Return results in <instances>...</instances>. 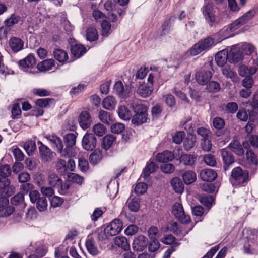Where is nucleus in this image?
I'll return each mask as SVG.
<instances>
[{
    "label": "nucleus",
    "instance_id": "nucleus-1",
    "mask_svg": "<svg viewBox=\"0 0 258 258\" xmlns=\"http://www.w3.org/2000/svg\"><path fill=\"white\" fill-rule=\"evenodd\" d=\"M230 180L233 185L244 186L249 181L248 173L240 167H235L232 171Z\"/></svg>",
    "mask_w": 258,
    "mask_h": 258
},
{
    "label": "nucleus",
    "instance_id": "nucleus-2",
    "mask_svg": "<svg viewBox=\"0 0 258 258\" xmlns=\"http://www.w3.org/2000/svg\"><path fill=\"white\" fill-rule=\"evenodd\" d=\"M215 45L214 39L207 37L196 43L190 49V53L192 56L197 55L204 51H207Z\"/></svg>",
    "mask_w": 258,
    "mask_h": 258
},
{
    "label": "nucleus",
    "instance_id": "nucleus-3",
    "mask_svg": "<svg viewBox=\"0 0 258 258\" xmlns=\"http://www.w3.org/2000/svg\"><path fill=\"white\" fill-rule=\"evenodd\" d=\"M122 226V223L119 219H114L105 228L102 232L105 236V238L103 236L101 237L102 233H100L99 234V238L101 240H104L105 238H108L118 234L121 231Z\"/></svg>",
    "mask_w": 258,
    "mask_h": 258
},
{
    "label": "nucleus",
    "instance_id": "nucleus-4",
    "mask_svg": "<svg viewBox=\"0 0 258 258\" xmlns=\"http://www.w3.org/2000/svg\"><path fill=\"white\" fill-rule=\"evenodd\" d=\"M133 108L137 113L132 118V123L138 125L145 122L147 119L146 107L143 105H137L136 107L133 106Z\"/></svg>",
    "mask_w": 258,
    "mask_h": 258
},
{
    "label": "nucleus",
    "instance_id": "nucleus-5",
    "mask_svg": "<svg viewBox=\"0 0 258 258\" xmlns=\"http://www.w3.org/2000/svg\"><path fill=\"white\" fill-rule=\"evenodd\" d=\"M173 215L182 223H187L190 221L189 215H186L181 204L175 203L172 208Z\"/></svg>",
    "mask_w": 258,
    "mask_h": 258
},
{
    "label": "nucleus",
    "instance_id": "nucleus-6",
    "mask_svg": "<svg viewBox=\"0 0 258 258\" xmlns=\"http://www.w3.org/2000/svg\"><path fill=\"white\" fill-rule=\"evenodd\" d=\"M15 191V188L10 185V181L6 178H0V196L4 197L12 196Z\"/></svg>",
    "mask_w": 258,
    "mask_h": 258
},
{
    "label": "nucleus",
    "instance_id": "nucleus-7",
    "mask_svg": "<svg viewBox=\"0 0 258 258\" xmlns=\"http://www.w3.org/2000/svg\"><path fill=\"white\" fill-rule=\"evenodd\" d=\"M96 139L92 133H86L84 136L82 144L83 148L87 151H92L96 146Z\"/></svg>",
    "mask_w": 258,
    "mask_h": 258
},
{
    "label": "nucleus",
    "instance_id": "nucleus-8",
    "mask_svg": "<svg viewBox=\"0 0 258 258\" xmlns=\"http://www.w3.org/2000/svg\"><path fill=\"white\" fill-rule=\"evenodd\" d=\"M38 144L40 145L39 147V151L41 160L44 162H50L54 157L55 154L54 152L42 142H39Z\"/></svg>",
    "mask_w": 258,
    "mask_h": 258
},
{
    "label": "nucleus",
    "instance_id": "nucleus-9",
    "mask_svg": "<svg viewBox=\"0 0 258 258\" xmlns=\"http://www.w3.org/2000/svg\"><path fill=\"white\" fill-rule=\"evenodd\" d=\"M203 14L209 24L212 26L216 22L215 11L212 5L210 4H206L203 7Z\"/></svg>",
    "mask_w": 258,
    "mask_h": 258
},
{
    "label": "nucleus",
    "instance_id": "nucleus-10",
    "mask_svg": "<svg viewBox=\"0 0 258 258\" xmlns=\"http://www.w3.org/2000/svg\"><path fill=\"white\" fill-rule=\"evenodd\" d=\"M253 66L248 68L245 65H242L238 69L239 74L242 77H247L249 75H254L258 69V59L256 58L253 60Z\"/></svg>",
    "mask_w": 258,
    "mask_h": 258
},
{
    "label": "nucleus",
    "instance_id": "nucleus-11",
    "mask_svg": "<svg viewBox=\"0 0 258 258\" xmlns=\"http://www.w3.org/2000/svg\"><path fill=\"white\" fill-rule=\"evenodd\" d=\"M147 238L143 235H140L134 239L132 247L135 251H142L147 247Z\"/></svg>",
    "mask_w": 258,
    "mask_h": 258
},
{
    "label": "nucleus",
    "instance_id": "nucleus-12",
    "mask_svg": "<svg viewBox=\"0 0 258 258\" xmlns=\"http://www.w3.org/2000/svg\"><path fill=\"white\" fill-rule=\"evenodd\" d=\"M229 62L235 63L241 61L243 59L242 54L241 52L239 45L233 46L230 50L228 51Z\"/></svg>",
    "mask_w": 258,
    "mask_h": 258
},
{
    "label": "nucleus",
    "instance_id": "nucleus-13",
    "mask_svg": "<svg viewBox=\"0 0 258 258\" xmlns=\"http://www.w3.org/2000/svg\"><path fill=\"white\" fill-rule=\"evenodd\" d=\"M212 76L210 71L201 70L196 73L195 79L199 84L204 85L211 79Z\"/></svg>",
    "mask_w": 258,
    "mask_h": 258
},
{
    "label": "nucleus",
    "instance_id": "nucleus-14",
    "mask_svg": "<svg viewBox=\"0 0 258 258\" xmlns=\"http://www.w3.org/2000/svg\"><path fill=\"white\" fill-rule=\"evenodd\" d=\"M78 122L82 128L85 130L89 128L92 122L90 113L87 111H82L79 116Z\"/></svg>",
    "mask_w": 258,
    "mask_h": 258
},
{
    "label": "nucleus",
    "instance_id": "nucleus-15",
    "mask_svg": "<svg viewBox=\"0 0 258 258\" xmlns=\"http://www.w3.org/2000/svg\"><path fill=\"white\" fill-rule=\"evenodd\" d=\"M217 176V173L211 169H204L200 172L201 179L206 182H212L215 180Z\"/></svg>",
    "mask_w": 258,
    "mask_h": 258
},
{
    "label": "nucleus",
    "instance_id": "nucleus-16",
    "mask_svg": "<svg viewBox=\"0 0 258 258\" xmlns=\"http://www.w3.org/2000/svg\"><path fill=\"white\" fill-rule=\"evenodd\" d=\"M45 138L51 144L52 147L57 151L61 148L63 143L61 139L57 136L54 134L46 135Z\"/></svg>",
    "mask_w": 258,
    "mask_h": 258
},
{
    "label": "nucleus",
    "instance_id": "nucleus-17",
    "mask_svg": "<svg viewBox=\"0 0 258 258\" xmlns=\"http://www.w3.org/2000/svg\"><path fill=\"white\" fill-rule=\"evenodd\" d=\"M10 47L14 52H18L23 48L24 42L19 38L13 37L9 41Z\"/></svg>",
    "mask_w": 258,
    "mask_h": 258
},
{
    "label": "nucleus",
    "instance_id": "nucleus-18",
    "mask_svg": "<svg viewBox=\"0 0 258 258\" xmlns=\"http://www.w3.org/2000/svg\"><path fill=\"white\" fill-rule=\"evenodd\" d=\"M35 63V57L32 54H29L26 58L19 62L20 67L23 68L25 71H28L27 69L33 67Z\"/></svg>",
    "mask_w": 258,
    "mask_h": 258
},
{
    "label": "nucleus",
    "instance_id": "nucleus-19",
    "mask_svg": "<svg viewBox=\"0 0 258 258\" xmlns=\"http://www.w3.org/2000/svg\"><path fill=\"white\" fill-rule=\"evenodd\" d=\"M174 158L173 153L168 150L158 154L156 156V160L159 162L166 163L172 161Z\"/></svg>",
    "mask_w": 258,
    "mask_h": 258
},
{
    "label": "nucleus",
    "instance_id": "nucleus-20",
    "mask_svg": "<svg viewBox=\"0 0 258 258\" xmlns=\"http://www.w3.org/2000/svg\"><path fill=\"white\" fill-rule=\"evenodd\" d=\"M227 60L229 61L228 53L226 49L220 51L215 56V61L219 66H224Z\"/></svg>",
    "mask_w": 258,
    "mask_h": 258
},
{
    "label": "nucleus",
    "instance_id": "nucleus-21",
    "mask_svg": "<svg viewBox=\"0 0 258 258\" xmlns=\"http://www.w3.org/2000/svg\"><path fill=\"white\" fill-rule=\"evenodd\" d=\"M153 90L152 86L144 83L139 86L137 92L140 96L145 98L151 94Z\"/></svg>",
    "mask_w": 258,
    "mask_h": 258
},
{
    "label": "nucleus",
    "instance_id": "nucleus-22",
    "mask_svg": "<svg viewBox=\"0 0 258 258\" xmlns=\"http://www.w3.org/2000/svg\"><path fill=\"white\" fill-rule=\"evenodd\" d=\"M221 153L223 162L225 165V166H224V169L225 170H227L228 166L234 163V157L226 149H223L221 150Z\"/></svg>",
    "mask_w": 258,
    "mask_h": 258
},
{
    "label": "nucleus",
    "instance_id": "nucleus-23",
    "mask_svg": "<svg viewBox=\"0 0 258 258\" xmlns=\"http://www.w3.org/2000/svg\"><path fill=\"white\" fill-rule=\"evenodd\" d=\"M85 245L88 252L91 255L96 256L99 253V250L92 238L88 239L86 241Z\"/></svg>",
    "mask_w": 258,
    "mask_h": 258
},
{
    "label": "nucleus",
    "instance_id": "nucleus-24",
    "mask_svg": "<svg viewBox=\"0 0 258 258\" xmlns=\"http://www.w3.org/2000/svg\"><path fill=\"white\" fill-rule=\"evenodd\" d=\"M228 147L232 152L238 156H242L244 155V151L243 148L240 142L237 140H234L231 142Z\"/></svg>",
    "mask_w": 258,
    "mask_h": 258
},
{
    "label": "nucleus",
    "instance_id": "nucleus-25",
    "mask_svg": "<svg viewBox=\"0 0 258 258\" xmlns=\"http://www.w3.org/2000/svg\"><path fill=\"white\" fill-rule=\"evenodd\" d=\"M157 168V165L153 162L148 163L143 170L141 178H143L144 180L146 181L150 174L154 172Z\"/></svg>",
    "mask_w": 258,
    "mask_h": 258
},
{
    "label": "nucleus",
    "instance_id": "nucleus-26",
    "mask_svg": "<svg viewBox=\"0 0 258 258\" xmlns=\"http://www.w3.org/2000/svg\"><path fill=\"white\" fill-rule=\"evenodd\" d=\"M116 104V100L115 98L112 96L105 98L102 102L103 107L108 110H114Z\"/></svg>",
    "mask_w": 258,
    "mask_h": 258
},
{
    "label": "nucleus",
    "instance_id": "nucleus-27",
    "mask_svg": "<svg viewBox=\"0 0 258 258\" xmlns=\"http://www.w3.org/2000/svg\"><path fill=\"white\" fill-rule=\"evenodd\" d=\"M63 145L62 146L61 149L57 151L60 154V156L64 158H70L75 155V151L74 147L66 145L64 149Z\"/></svg>",
    "mask_w": 258,
    "mask_h": 258
},
{
    "label": "nucleus",
    "instance_id": "nucleus-28",
    "mask_svg": "<svg viewBox=\"0 0 258 258\" xmlns=\"http://www.w3.org/2000/svg\"><path fill=\"white\" fill-rule=\"evenodd\" d=\"M49 184L54 188H58L61 185L62 180L54 173H49L48 178Z\"/></svg>",
    "mask_w": 258,
    "mask_h": 258
},
{
    "label": "nucleus",
    "instance_id": "nucleus-29",
    "mask_svg": "<svg viewBox=\"0 0 258 258\" xmlns=\"http://www.w3.org/2000/svg\"><path fill=\"white\" fill-rule=\"evenodd\" d=\"M114 244L126 251L130 249V244L123 236H117L114 239Z\"/></svg>",
    "mask_w": 258,
    "mask_h": 258
},
{
    "label": "nucleus",
    "instance_id": "nucleus-30",
    "mask_svg": "<svg viewBox=\"0 0 258 258\" xmlns=\"http://www.w3.org/2000/svg\"><path fill=\"white\" fill-rule=\"evenodd\" d=\"M117 113L119 118L124 120H129L132 117L131 111L124 105L119 107Z\"/></svg>",
    "mask_w": 258,
    "mask_h": 258
},
{
    "label": "nucleus",
    "instance_id": "nucleus-31",
    "mask_svg": "<svg viewBox=\"0 0 258 258\" xmlns=\"http://www.w3.org/2000/svg\"><path fill=\"white\" fill-rule=\"evenodd\" d=\"M182 179L186 184L189 185L196 180V174L191 171H186L182 174Z\"/></svg>",
    "mask_w": 258,
    "mask_h": 258
},
{
    "label": "nucleus",
    "instance_id": "nucleus-32",
    "mask_svg": "<svg viewBox=\"0 0 258 258\" xmlns=\"http://www.w3.org/2000/svg\"><path fill=\"white\" fill-rule=\"evenodd\" d=\"M171 184L176 192L181 194L183 192L184 185L180 178L177 177L173 178L171 181Z\"/></svg>",
    "mask_w": 258,
    "mask_h": 258
},
{
    "label": "nucleus",
    "instance_id": "nucleus-33",
    "mask_svg": "<svg viewBox=\"0 0 258 258\" xmlns=\"http://www.w3.org/2000/svg\"><path fill=\"white\" fill-rule=\"evenodd\" d=\"M54 65V60L52 59L44 60L37 65L38 69L40 71H46L52 69Z\"/></svg>",
    "mask_w": 258,
    "mask_h": 258
},
{
    "label": "nucleus",
    "instance_id": "nucleus-34",
    "mask_svg": "<svg viewBox=\"0 0 258 258\" xmlns=\"http://www.w3.org/2000/svg\"><path fill=\"white\" fill-rule=\"evenodd\" d=\"M197 156L194 155L185 154L180 158V162L186 165L192 166L195 164Z\"/></svg>",
    "mask_w": 258,
    "mask_h": 258
},
{
    "label": "nucleus",
    "instance_id": "nucleus-35",
    "mask_svg": "<svg viewBox=\"0 0 258 258\" xmlns=\"http://www.w3.org/2000/svg\"><path fill=\"white\" fill-rule=\"evenodd\" d=\"M86 51V48L81 45L76 44L72 46L71 52L72 54L76 58L81 57Z\"/></svg>",
    "mask_w": 258,
    "mask_h": 258
},
{
    "label": "nucleus",
    "instance_id": "nucleus-36",
    "mask_svg": "<svg viewBox=\"0 0 258 258\" xmlns=\"http://www.w3.org/2000/svg\"><path fill=\"white\" fill-rule=\"evenodd\" d=\"M54 58L60 62H64L68 59L67 53L63 50L56 49L53 52Z\"/></svg>",
    "mask_w": 258,
    "mask_h": 258
},
{
    "label": "nucleus",
    "instance_id": "nucleus-37",
    "mask_svg": "<svg viewBox=\"0 0 258 258\" xmlns=\"http://www.w3.org/2000/svg\"><path fill=\"white\" fill-rule=\"evenodd\" d=\"M196 142V137L193 135L188 136L183 143V146L184 149L186 151H189L195 146Z\"/></svg>",
    "mask_w": 258,
    "mask_h": 258
},
{
    "label": "nucleus",
    "instance_id": "nucleus-38",
    "mask_svg": "<svg viewBox=\"0 0 258 258\" xmlns=\"http://www.w3.org/2000/svg\"><path fill=\"white\" fill-rule=\"evenodd\" d=\"M102 156L100 150H95L89 156V161L93 165L97 164L102 159Z\"/></svg>",
    "mask_w": 258,
    "mask_h": 258
},
{
    "label": "nucleus",
    "instance_id": "nucleus-39",
    "mask_svg": "<svg viewBox=\"0 0 258 258\" xmlns=\"http://www.w3.org/2000/svg\"><path fill=\"white\" fill-rule=\"evenodd\" d=\"M20 20V17L16 14L11 15V17L6 19L4 23L7 27H11L13 25L18 23Z\"/></svg>",
    "mask_w": 258,
    "mask_h": 258
},
{
    "label": "nucleus",
    "instance_id": "nucleus-40",
    "mask_svg": "<svg viewBox=\"0 0 258 258\" xmlns=\"http://www.w3.org/2000/svg\"><path fill=\"white\" fill-rule=\"evenodd\" d=\"M115 137L112 135L105 136L103 139L102 145L105 150H108L113 144Z\"/></svg>",
    "mask_w": 258,
    "mask_h": 258
},
{
    "label": "nucleus",
    "instance_id": "nucleus-41",
    "mask_svg": "<svg viewBox=\"0 0 258 258\" xmlns=\"http://www.w3.org/2000/svg\"><path fill=\"white\" fill-rule=\"evenodd\" d=\"M98 36L96 29L93 27H89L87 30L86 38L90 41H93L98 39Z\"/></svg>",
    "mask_w": 258,
    "mask_h": 258
},
{
    "label": "nucleus",
    "instance_id": "nucleus-42",
    "mask_svg": "<svg viewBox=\"0 0 258 258\" xmlns=\"http://www.w3.org/2000/svg\"><path fill=\"white\" fill-rule=\"evenodd\" d=\"M197 133L202 138V139H212V133L210 130L204 127L197 128Z\"/></svg>",
    "mask_w": 258,
    "mask_h": 258
},
{
    "label": "nucleus",
    "instance_id": "nucleus-43",
    "mask_svg": "<svg viewBox=\"0 0 258 258\" xmlns=\"http://www.w3.org/2000/svg\"><path fill=\"white\" fill-rule=\"evenodd\" d=\"M56 168L61 174H66L67 171L66 161L62 159H58L56 165Z\"/></svg>",
    "mask_w": 258,
    "mask_h": 258
},
{
    "label": "nucleus",
    "instance_id": "nucleus-44",
    "mask_svg": "<svg viewBox=\"0 0 258 258\" xmlns=\"http://www.w3.org/2000/svg\"><path fill=\"white\" fill-rule=\"evenodd\" d=\"M92 131L96 135L101 137L105 134L106 129L103 124L97 123L93 126Z\"/></svg>",
    "mask_w": 258,
    "mask_h": 258
},
{
    "label": "nucleus",
    "instance_id": "nucleus-45",
    "mask_svg": "<svg viewBox=\"0 0 258 258\" xmlns=\"http://www.w3.org/2000/svg\"><path fill=\"white\" fill-rule=\"evenodd\" d=\"M239 48L242 56L244 55H250L254 51V47L252 45L248 43H244L239 45Z\"/></svg>",
    "mask_w": 258,
    "mask_h": 258
},
{
    "label": "nucleus",
    "instance_id": "nucleus-46",
    "mask_svg": "<svg viewBox=\"0 0 258 258\" xmlns=\"http://www.w3.org/2000/svg\"><path fill=\"white\" fill-rule=\"evenodd\" d=\"M14 208L9 205L4 206L3 208H0V217L10 216L14 212Z\"/></svg>",
    "mask_w": 258,
    "mask_h": 258
},
{
    "label": "nucleus",
    "instance_id": "nucleus-47",
    "mask_svg": "<svg viewBox=\"0 0 258 258\" xmlns=\"http://www.w3.org/2000/svg\"><path fill=\"white\" fill-rule=\"evenodd\" d=\"M36 208L40 212H44L47 210L48 203L45 197H41L36 203Z\"/></svg>",
    "mask_w": 258,
    "mask_h": 258
},
{
    "label": "nucleus",
    "instance_id": "nucleus-48",
    "mask_svg": "<svg viewBox=\"0 0 258 258\" xmlns=\"http://www.w3.org/2000/svg\"><path fill=\"white\" fill-rule=\"evenodd\" d=\"M24 148L27 154L29 156H31L36 150V147L35 143L33 141H28L24 144Z\"/></svg>",
    "mask_w": 258,
    "mask_h": 258
},
{
    "label": "nucleus",
    "instance_id": "nucleus-49",
    "mask_svg": "<svg viewBox=\"0 0 258 258\" xmlns=\"http://www.w3.org/2000/svg\"><path fill=\"white\" fill-rule=\"evenodd\" d=\"M128 207L129 209L133 212H137L140 208L139 199L134 198L128 200Z\"/></svg>",
    "mask_w": 258,
    "mask_h": 258
},
{
    "label": "nucleus",
    "instance_id": "nucleus-50",
    "mask_svg": "<svg viewBox=\"0 0 258 258\" xmlns=\"http://www.w3.org/2000/svg\"><path fill=\"white\" fill-rule=\"evenodd\" d=\"M53 100L51 98L39 99L36 100V104L40 107L46 108L49 107L50 104L52 103Z\"/></svg>",
    "mask_w": 258,
    "mask_h": 258
},
{
    "label": "nucleus",
    "instance_id": "nucleus-51",
    "mask_svg": "<svg viewBox=\"0 0 258 258\" xmlns=\"http://www.w3.org/2000/svg\"><path fill=\"white\" fill-rule=\"evenodd\" d=\"M212 139H202L201 142V148L205 152H209L212 149Z\"/></svg>",
    "mask_w": 258,
    "mask_h": 258
},
{
    "label": "nucleus",
    "instance_id": "nucleus-52",
    "mask_svg": "<svg viewBox=\"0 0 258 258\" xmlns=\"http://www.w3.org/2000/svg\"><path fill=\"white\" fill-rule=\"evenodd\" d=\"M77 136L73 133L67 134L64 137L66 145L74 147L76 142Z\"/></svg>",
    "mask_w": 258,
    "mask_h": 258
},
{
    "label": "nucleus",
    "instance_id": "nucleus-53",
    "mask_svg": "<svg viewBox=\"0 0 258 258\" xmlns=\"http://www.w3.org/2000/svg\"><path fill=\"white\" fill-rule=\"evenodd\" d=\"M255 11L254 10H251L245 13L241 17H239L242 23L244 24L252 19L255 15Z\"/></svg>",
    "mask_w": 258,
    "mask_h": 258
},
{
    "label": "nucleus",
    "instance_id": "nucleus-54",
    "mask_svg": "<svg viewBox=\"0 0 258 258\" xmlns=\"http://www.w3.org/2000/svg\"><path fill=\"white\" fill-rule=\"evenodd\" d=\"M220 89V86L219 84L214 81H210L206 87V90L211 92H216Z\"/></svg>",
    "mask_w": 258,
    "mask_h": 258
},
{
    "label": "nucleus",
    "instance_id": "nucleus-55",
    "mask_svg": "<svg viewBox=\"0 0 258 258\" xmlns=\"http://www.w3.org/2000/svg\"><path fill=\"white\" fill-rule=\"evenodd\" d=\"M11 171L10 166L8 164L0 166V176L3 177V178L9 176Z\"/></svg>",
    "mask_w": 258,
    "mask_h": 258
},
{
    "label": "nucleus",
    "instance_id": "nucleus-56",
    "mask_svg": "<svg viewBox=\"0 0 258 258\" xmlns=\"http://www.w3.org/2000/svg\"><path fill=\"white\" fill-rule=\"evenodd\" d=\"M149 238L152 240H157L159 236V231L157 227L151 226L148 230Z\"/></svg>",
    "mask_w": 258,
    "mask_h": 258
},
{
    "label": "nucleus",
    "instance_id": "nucleus-57",
    "mask_svg": "<svg viewBox=\"0 0 258 258\" xmlns=\"http://www.w3.org/2000/svg\"><path fill=\"white\" fill-rule=\"evenodd\" d=\"M102 35L103 36H107L111 29V24L106 21L103 20L101 23Z\"/></svg>",
    "mask_w": 258,
    "mask_h": 258
},
{
    "label": "nucleus",
    "instance_id": "nucleus-58",
    "mask_svg": "<svg viewBox=\"0 0 258 258\" xmlns=\"http://www.w3.org/2000/svg\"><path fill=\"white\" fill-rule=\"evenodd\" d=\"M99 118L100 120L104 123L109 124L111 121L109 113L103 110H101L99 112Z\"/></svg>",
    "mask_w": 258,
    "mask_h": 258
},
{
    "label": "nucleus",
    "instance_id": "nucleus-59",
    "mask_svg": "<svg viewBox=\"0 0 258 258\" xmlns=\"http://www.w3.org/2000/svg\"><path fill=\"white\" fill-rule=\"evenodd\" d=\"M132 95V93L131 88L127 85H125L123 87L120 93L119 94L118 96L122 99H127Z\"/></svg>",
    "mask_w": 258,
    "mask_h": 258
},
{
    "label": "nucleus",
    "instance_id": "nucleus-60",
    "mask_svg": "<svg viewBox=\"0 0 258 258\" xmlns=\"http://www.w3.org/2000/svg\"><path fill=\"white\" fill-rule=\"evenodd\" d=\"M247 160L252 164H257L258 163V158L251 150H248L246 153Z\"/></svg>",
    "mask_w": 258,
    "mask_h": 258
},
{
    "label": "nucleus",
    "instance_id": "nucleus-61",
    "mask_svg": "<svg viewBox=\"0 0 258 258\" xmlns=\"http://www.w3.org/2000/svg\"><path fill=\"white\" fill-rule=\"evenodd\" d=\"M204 161L205 163L210 166H215L217 162L213 155L211 154H207L204 156Z\"/></svg>",
    "mask_w": 258,
    "mask_h": 258
},
{
    "label": "nucleus",
    "instance_id": "nucleus-62",
    "mask_svg": "<svg viewBox=\"0 0 258 258\" xmlns=\"http://www.w3.org/2000/svg\"><path fill=\"white\" fill-rule=\"evenodd\" d=\"M125 128L124 125L121 123H115L111 125V131L114 134H120Z\"/></svg>",
    "mask_w": 258,
    "mask_h": 258
},
{
    "label": "nucleus",
    "instance_id": "nucleus-63",
    "mask_svg": "<svg viewBox=\"0 0 258 258\" xmlns=\"http://www.w3.org/2000/svg\"><path fill=\"white\" fill-rule=\"evenodd\" d=\"M12 152L16 161H21L23 160L24 158V154L19 148H13L12 150Z\"/></svg>",
    "mask_w": 258,
    "mask_h": 258
},
{
    "label": "nucleus",
    "instance_id": "nucleus-64",
    "mask_svg": "<svg viewBox=\"0 0 258 258\" xmlns=\"http://www.w3.org/2000/svg\"><path fill=\"white\" fill-rule=\"evenodd\" d=\"M24 201V197L22 194L19 193L16 195L14 196L11 199V203L12 204L14 205H20L23 203Z\"/></svg>",
    "mask_w": 258,
    "mask_h": 258
}]
</instances>
